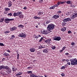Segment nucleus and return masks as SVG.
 I'll return each instance as SVG.
<instances>
[{"label": "nucleus", "instance_id": "nucleus-1", "mask_svg": "<svg viewBox=\"0 0 77 77\" xmlns=\"http://www.w3.org/2000/svg\"><path fill=\"white\" fill-rule=\"evenodd\" d=\"M54 29V25L53 24H49L48 26L47 30H43L42 32L44 35H47L51 32L50 30H53Z\"/></svg>", "mask_w": 77, "mask_h": 77}, {"label": "nucleus", "instance_id": "nucleus-2", "mask_svg": "<svg viewBox=\"0 0 77 77\" xmlns=\"http://www.w3.org/2000/svg\"><path fill=\"white\" fill-rule=\"evenodd\" d=\"M71 65H76L77 64V59L75 58L72 60H71Z\"/></svg>", "mask_w": 77, "mask_h": 77}, {"label": "nucleus", "instance_id": "nucleus-3", "mask_svg": "<svg viewBox=\"0 0 77 77\" xmlns=\"http://www.w3.org/2000/svg\"><path fill=\"white\" fill-rule=\"evenodd\" d=\"M18 36L19 37L22 38L23 39H25L26 38V34L23 33H21L19 34Z\"/></svg>", "mask_w": 77, "mask_h": 77}, {"label": "nucleus", "instance_id": "nucleus-4", "mask_svg": "<svg viewBox=\"0 0 77 77\" xmlns=\"http://www.w3.org/2000/svg\"><path fill=\"white\" fill-rule=\"evenodd\" d=\"M45 13L43 11H38L36 15L38 16V17H39L42 15V16H43V15H44Z\"/></svg>", "mask_w": 77, "mask_h": 77}, {"label": "nucleus", "instance_id": "nucleus-5", "mask_svg": "<svg viewBox=\"0 0 77 77\" xmlns=\"http://www.w3.org/2000/svg\"><path fill=\"white\" fill-rule=\"evenodd\" d=\"M14 20V19H8V18H6L4 20L5 22L7 24L9 23L10 21H13Z\"/></svg>", "mask_w": 77, "mask_h": 77}, {"label": "nucleus", "instance_id": "nucleus-6", "mask_svg": "<svg viewBox=\"0 0 77 77\" xmlns=\"http://www.w3.org/2000/svg\"><path fill=\"white\" fill-rule=\"evenodd\" d=\"M71 21V19L70 18H65L63 20V22L66 23V24H67V22H69V21Z\"/></svg>", "mask_w": 77, "mask_h": 77}, {"label": "nucleus", "instance_id": "nucleus-7", "mask_svg": "<svg viewBox=\"0 0 77 77\" xmlns=\"http://www.w3.org/2000/svg\"><path fill=\"white\" fill-rule=\"evenodd\" d=\"M22 14V12L21 11H18L17 13L14 12L13 14V15L14 17H16V16H19L20 14Z\"/></svg>", "mask_w": 77, "mask_h": 77}, {"label": "nucleus", "instance_id": "nucleus-8", "mask_svg": "<svg viewBox=\"0 0 77 77\" xmlns=\"http://www.w3.org/2000/svg\"><path fill=\"white\" fill-rule=\"evenodd\" d=\"M54 40L55 41H59L61 40V37L60 36H58L56 37V36L54 37Z\"/></svg>", "mask_w": 77, "mask_h": 77}, {"label": "nucleus", "instance_id": "nucleus-9", "mask_svg": "<svg viewBox=\"0 0 77 77\" xmlns=\"http://www.w3.org/2000/svg\"><path fill=\"white\" fill-rule=\"evenodd\" d=\"M17 29V27L15 26L10 28V30L11 32H13V31H14V30H16Z\"/></svg>", "mask_w": 77, "mask_h": 77}, {"label": "nucleus", "instance_id": "nucleus-10", "mask_svg": "<svg viewBox=\"0 0 77 77\" xmlns=\"http://www.w3.org/2000/svg\"><path fill=\"white\" fill-rule=\"evenodd\" d=\"M59 18V15L58 14L54 15L52 17V18H54V19H57Z\"/></svg>", "mask_w": 77, "mask_h": 77}, {"label": "nucleus", "instance_id": "nucleus-11", "mask_svg": "<svg viewBox=\"0 0 77 77\" xmlns=\"http://www.w3.org/2000/svg\"><path fill=\"white\" fill-rule=\"evenodd\" d=\"M48 49L46 48L44 49L43 51V53H47L48 52Z\"/></svg>", "mask_w": 77, "mask_h": 77}, {"label": "nucleus", "instance_id": "nucleus-12", "mask_svg": "<svg viewBox=\"0 0 77 77\" xmlns=\"http://www.w3.org/2000/svg\"><path fill=\"white\" fill-rule=\"evenodd\" d=\"M3 55L5 57H6L7 58H8V56H9V54L6 52H5L3 54Z\"/></svg>", "mask_w": 77, "mask_h": 77}, {"label": "nucleus", "instance_id": "nucleus-13", "mask_svg": "<svg viewBox=\"0 0 77 77\" xmlns=\"http://www.w3.org/2000/svg\"><path fill=\"white\" fill-rule=\"evenodd\" d=\"M8 7H10L12 6V2L11 1L8 2Z\"/></svg>", "mask_w": 77, "mask_h": 77}, {"label": "nucleus", "instance_id": "nucleus-14", "mask_svg": "<svg viewBox=\"0 0 77 77\" xmlns=\"http://www.w3.org/2000/svg\"><path fill=\"white\" fill-rule=\"evenodd\" d=\"M76 14L75 13H74L72 15V18H75L77 17L76 16Z\"/></svg>", "mask_w": 77, "mask_h": 77}, {"label": "nucleus", "instance_id": "nucleus-15", "mask_svg": "<svg viewBox=\"0 0 77 77\" xmlns=\"http://www.w3.org/2000/svg\"><path fill=\"white\" fill-rule=\"evenodd\" d=\"M4 69H6V70H8L9 69V66H4Z\"/></svg>", "mask_w": 77, "mask_h": 77}, {"label": "nucleus", "instance_id": "nucleus-16", "mask_svg": "<svg viewBox=\"0 0 77 77\" xmlns=\"http://www.w3.org/2000/svg\"><path fill=\"white\" fill-rule=\"evenodd\" d=\"M19 17L20 19H22L24 18V15L23 14H20L19 15Z\"/></svg>", "mask_w": 77, "mask_h": 77}, {"label": "nucleus", "instance_id": "nucleus-17", "mask_svg": "<svg viewBox=\"0 0 77 77\" xmlns=\"http://www.w3.org/2000/svg\"><path fill=\"white\" fill-rule=\"evenodd\" d=\"M29 50L31 52H34V51H35V49L32 48L30 49Z\"/></svg>", "mask_w": 77, "mask_h": 77}, {"label": "nucleus", "instance_id": "nucleus-18", "mask_svg": "<svg viewBox=\"0 0 77 77\" xmlns=\"http://www.w3.org/2000/svg\"><path fill=\"white\" fill-rule=\"evenodd\" d=\"M66 29V27H64L61 29V31L62 32H65Z\"/></svg>", "mask_w": 77, "mask_h": 77}, {"label": "nucleus", "instance_id": "nucleus-19", "mask_svg": "<svg viewBox=\"0 0 77 77\" xmlns=\"http://www.w3.org/2000/svg\"><path fill=\"white\" fill-rule=\"evenodd\" d=\"M23 74V73L21 72H20L16 74V76H18V75H21Z\"/></svg>", "mask_w": 77, "mask_h": 77}, {"label": "nucleus", "instance_id": "nucleus-20", "mask_svg": "<svg viewBox=\"0 0 77 77\" xmlns=\"http://www.w3.org/2000/svg\"><path fill=\"white\" fill-rule=\"evenodd\" d=\"M33 18L35 20L36 19H41V17H38L37 16H35Z\"/></svg>", "mask_w": 77, "mask_h": 77}, {"label": "nucleus", "instance_id": "nucleus-21", "mask_svg": "<svg viewBox=\"0 0 77 77\" xmlns=\"http://www.w3.org/2000/svg\"><path fill=\"white\" fill-rule=\"evenodd\" d=\"M12 69L13 71H16L17 70V68H16L15 69V67H12Z\"/></svg>", "mask_w": 77, "mask_h": 77}, {"label": "nucleus", "instance_id": "nucleus-22", "mask_svg": "<svg viewBox=\"0 0 77 77\" xmlns=\"http://www.w3.org/2000/svg\"><path fill=\"white\" fill-rule=\"evenodd\" d=\"M30 77H36V75L33 73H31L30 74Z\"/></svg>", "mask_w": 77, "mask_h": 77}, {"label": "nucleus", "instance_id": "nucleus-23", "mask_svg": "<svg viewBox=\"0 0 77 77\" xmlns=\"http://www.w3.org/2000/svg\"><path fill=\"white\" fill-rule=\"evenodd\" d=\"M11 72V69H8L7 71V73H8V74H10Z\"/></svg>", "mask_w": 77, "mask_h": 77}, {"label": "nucleus", "instance_id": "nucleus-24", "mask_svg": "<svg viewBox=\"0 0 77 77\" xmlns=\"http://www.w3.org/2000/svg\"><path fill=\"white\" fill-rule=\"evenodd\" d=\"M24 27V25H23L21 24L19 25V26H18V27H19V28H23Z\"/></svg>", "mask_w": 77, "mask_h": 77}, {"label": "nucleus", "instance_id": "nucleus-25", "mask_svg": "<svg viewBox=\"0 0 77 77\" xmlns=\"http://www.w3.org/2000/svg\"><path fill=\"white\" fill-rule=\"evenodd\" d=\"M7 15H8V16H10V17H11V16H13L12 14V13H11V12L8 14H7Z\"/></svg>", "mask_w": 77, "mask_h": 77}, {"label": "nucleus", "instance_id": "nucleus-26", "mask_svg": "<svg viewBox=\"0 0 77 77\" xmlns=\"http://www.w3.org/2000/svg\"><path fill=\"white\" fill-rule=\"evenodd\" d=\"M5 11H6H6H10V8H6L5 9Z\"/></svg>", "mask_w": 77, "mask_h": 77}, {"label": "nucleus", "instance_id": "nucleus-27", "mask_svg": "<svg viewBox=\"0 0 77 77\" xmlns=\"http://www.w3.org/2000/svg\"><path fill=\"white\" fill-rule=\"evenodd\" d=\"M4 18H4L2 17L1 19L0 20V23H2V22H3V21H4Z\"/></svg>", "mask_w": 77, "mask_h": 77}, {"label": "nucleus", "instance_id": "nucleus-28", "mask_svg": "<svg viewBox=\"0 0 77 77\" xmlns=\"http://www.w3.org/2000/svg\"><path fill=\"white\" fill-rule=\"evenodd\" d=\"M66 23H64V22H62V26L63 27L64 26H65V25L66 24Z\"/></svg>", "mask_w": 77, "mask_h": 77}, {"label": "nucleus", "instance_id": "nucleus-29", "mask_svg": "<svg viewBox=\"0 0 77 77\" xmlns=\"http://www.w3.org/2000/svg\"><path fill=\"white\" fill-rule=\"evenodd\" d=\"M57 13L58 14H60L62 13V11H57Z\"/></svg>", "mask_w": 77, "mask_h": 77}, {"label": "nucleus", "instance_id": "nucleus-30", "mask_svg": "<svg viewBox=\"0 0 77 77\" xmlns=\"http://www.w3.org/2000/svg\"><path fill=\"white\" fill-rule=\"evenodd\" d=\"M4 66L2 65L0 66V70H2V69H4Z\"/></svg>", "mask_w": 77, "mask_h": 77}, {"label": "nucleus", "instance_id": "nucleus-31", "mask_svg": "<svg viewBox=\"0 0 77 77\" xmlns=\"http://www.w3.org/2000/svg\"><path fill=\"white\" fill-rule=\"evenodd\" d=\"M54 8H55V7L54 6V5L53 6H51V7L50 8V9H54Z\"/></svg>", "mask_w": 77, "mask_h": 77}, {"label": "nucleus", "instance_id": "nucleus-32", "mask_svg": "<svg viewBox=\"0 0 77 77\" xmlns=\"http://www.w3.org/2000/svg\"><path fill=\"white\" fill-rule=\"evenodd\" d=\"M32 67H28L27 68V69H30L31 70V69H32Z\"/></svg>", "mask_w": 77, "mask_h": 77}, {"label": "nucleus", "instance_id": "nucleus-33", "mask_svg": "<svg viewBox=\"0 0 77 77\" xmlns=\"http://www.w3.org/2000/svg\"><path fill=\"white\" fill-rule=\"evenodd\" d=\"M51 48L52 49V50H54L55 48H56V47L53 45H52Z\"/></svg>", "mask_w": 77, "mask_h": 77}, {"label": "nucleus", "instance_id": "nucleus-34", "mask_svg": "<svg viewBox=\"0 0 77 77\" xmlns=\"http://www.w3.org/2000/svg\"><path fill=\"white\" fill-rule=\"evenodd\" d=\"M61 69H65V66H63L61 67Z\"/></svg>", "mask_w": 77, "mask_h": 77}, {"label": "nucleus", "instance_id": "nucleus-35", "mask_svg": "<svg viewBox=\"0 0 77 77\" xmlns=\"http://www.w3.org/2000/svg\"><path fill=\"white\" fill-rule=\"evenodd\" d=\"M43 39H44V38H43L42 37L41 38H40V40H39V42H41L42 41Z\"/></svg>", "mask_w": 77, "mask_h": 77}, {"label": "nucleus", "instance_id": "nucleus-36", "mask_svg": "<svg viewBox=\"0 0 77 77\" xmlns=\"http://www.w3.org/2000/svg\"><path fill=\"white\" fill-rule=\"evenodd\" d=\"M71 2V1H67L66 3L67 4H68L69 5V4H71V2Z\"/></svg>", "mask_w": 77, "mask_h": 77}, {"label": "nucleus", "instance_id": "nucleus-37", "mask_svg": "<svg viewBox=\"0 0 77 77\" xmlns=\"http://www.w3.org/2000/svg\"><path fill=\"white\" fill-rule=\"evenodd\" d=\"M27 73L28 74H31L32 73V71H28L27 72Z\"/></svg>", "mask_w": 77, "mask_h": 77}, {"label": "nucleus", "instance_id": "nucleus-38", "mask_svg": "<svg viewBox=\"0 0 77 77\" xmlns=\"http://www.w3.org/2000/svg\"><path fill=\"white\" fill-rule=\"evenodd\" d=\"M0 46H5V45L2 43H0Z\"/></svg>", "mask_w": 77, "mask_h": 77}, {"label": "nucleus", "instance_id": "nucleus-39", "mask_svg": "<svg viewBox=\"0 0 77 77\" xmlns=\"http://www.w3.org/2000/svg\"><path fill=\"white\" fill-rule=\"evenodd\" d=\"M50 23V20H47L46 22V24H48L49 23Z\"/></svg>", "mask_w": 77, "mask_h": 77}, {"label": "nucleus", "instance_id": "nucleus-40", "mask_svg": "<svg viewBox=\"0 0 77 77\" xmlns=\"http://www.w3.org/2000/svg\"><path fill=\"white\" fill-rule=\"evenodd\" d=\"M65 74H64V73H62L61 74V75H62V77H64L65 76Z\"/></svg>", "mask_w": 77, "mask_h": 77}, {"label": "nucleus", "instance_id": "nucleus-41", "mask_svg": "<svg viewBox=\"0 0 77 77\" xmlns=\"http://www.w3.org/2000/svg\"><path fill=\"white\" fill-rule=\"evenodd\" d=\"M5 33H10V31H5L4 32Z\"/></svg>", "mask_w": 77, "mask_h": 77}, {"label": "nucleus", "instance_id": "nucleus-42", "mask_svg": "<svg viewBox=\"0 0 77 77\" xmlns=\"http://www.w3.org/2000/svg\"><path fill=\"white\" fill-rule=\"evenodd\" d=\"M19 55H20V54H19L17 53V59H19Z\"/></svg>", "mask_w": 77, "mask_h": 77}, {"label": "nucleus", "instance_id": "nucleus-43", "mask_svg": "<svg viewBox=\"0 0 77 77\" xmlns=\"http://www.w3.org/2000/svg\"><path fill=\"white\" fill-rule=\"evenodd\" d=\"M41 48H42V46H39L38 47V49H41Z\"/></svg>", "mask_w": 77, "mask_h": 77}, {"label": "nucleus", "instance_id": "nucleus-44", "mask_svg": "<svg viewBox=\"0 0 77 77\" xmlns=\"http://www.w3.org/2000/svg\"><path fill=\"white\" fill-rule=\"evenodd\" d=\"M70 15V13L69 12H68L66 13V15Z\"/></svg>", "mask_w": 77, "mask_h": 77}, {"label": "nucleus", "instance_id": "nucleus-45", "mask_svg": "<svg viewBox=\"0 0 77 77\" xmlns=\"http://www.w3.org/2000/svg\"><path fill=\"white\" fill-rule=\"evenodd\" d=\"M34 36H35V38L36 39H38V38H39L38 36L36 35H34Z\"/></svg>", "mask_w": 77, "mask_h": 77}, {"label": "nucleus", "instance_id": "nucleus-46", "mask_svg": "<svg viewBox=\"0 0 77 77\" xmlns=\"http://www.w3.org/2000/svg\"><path fill=\"white\" fill-rule=\"evenodd\" d=\"M71 45H75V43L74 42H72L71 44Z\"/></svg>", "mask_w": 77, "mask_h": 77}, {"label": "nucleus", "instance_id": "nucleus-47", "mask_svg": "<svg viewBox=\"0 0 77 77\" xmlns=\"http://www.w3.org/2000/svg\"><path fill=\"white\" fill-rule=\"evenodd\" d=\"M51 41V39H48V42L49 43V42H50V41Z\"/></svg>", "mask_w": 77, "mask_h": 77}, {"label": "nucleus", "instance_id": "nucleus-48", "mask_svg": "<svg viewBox=\"0 0 77 77\" xmlns=\"http://www.w3.org/2000/svg\"><path fill=\"white\" fill-rule=\"evenodd\" d=\"M42 2H43V0H40L39 1V2L40 3H42Z\"/></svg>", "mask_w": 77, "mask_h": 77}, {"label": "nucleus", "instance_id": "nucleus-49", "mask_svg": "<svg viewBox=\"0 0 77 77\" xmlns=\"http://www.w3.org/2000/svg\"><path fill=\"white\" fill-rule=\"evenodd\" d=\"M68 33H69V34H70V33H72V32H71V31H69L68 32Z\"/></svg>", "mask_w": 77, "mask_h": 77}, {"label": "nucleus", "instance_id": "nucleus-50", "mask_svg": "<svg viewBox=\"0 0 77 77\" xmlns=\"http://www.w3.org/2000/svg\"><path fill=\"white\" fill-rule=\"evenodd\" d=\"M65 48H66V47H65V46H64L63 47V48L62 49V50L63 51V50H65Z\"/></svg>", "mask_w": 77, "mask_h": 77}, {"label": "nucleus", "instance_id": "nucleus-51", "mask_svg": "<svg viewBox=\"0 0 77 77\" xmlns=\"http://www.w3.org/2000/svg\"><path fill=\"white\" fill-rule=\"evenodd\" d=\"M23 9H24V10H26L27 8V7L26 6H25L23 8Z\"/></svg>", "mask_w": 77, "mask_h": 77}, {"label": "nucleus", "instance_id": "nucleus-52", "mask_svg": "<svg viewBox=\"0 0 77 77\" xmlns=\"http://www.w3.org/2000/svg\"><path fill=\"white\" fill-rule=\"evenodd\" d=\"M11 38H15V37L14 35H11Z\"/></svg>", "mask_w": 77, "mask_h": 77}, {"label": "nucleus", "instance_id": "nucleus-53", "mask_svg": "<svg viewBox=\"0 0 77 77\" xmlns=\"http://www.w3.org/2000/svg\"><path fill=\"white\" fill-rule=\"evenodd\" d=\"M65 3V2H60V3L62 4H63V3Z\"/></svg>", "mask_w": 77, "mask_h": 77}, {"label": "nucleus", "instance_id": "nucleus-54", "mask_svg": "<svg viewBox=\"0 0 77 77\" xmlns=\"http://www.w3.org/2000/svg\"><path fill=\"white\" fill-rule=\"evenodd\" d=\"M67 66H68L67 64H66V65H64V67H65V68H66L67 67Z\"/></svg>", "mask_w": 77, "mask_h": 77}, {"label": "nucleus", "instance_id": "nucleus-55", "mask_svg": "<svg viewBox=\"0 0 77 77\" xmlns=\"http://www.w3.org/2000/svg\"><path fill=\"white\" fill-rule=\"evenodd\" d=\"M54 7H57L58 6V5H57L55 4V5H54Z\"/></svg>", "mask_w": 77, "mask_h": 77}, {"label": "nucleus", "instance_id": "nucleus-56", "mask_svg": "<svg viewBox=\"0 0 77 77\" xmlns=\"http://www.w3.org/2000/svg\"><path fill=\"white\" fill-rule=\"evenodd\" d=\"M67 64H68V65H71V63L70 62L67 63Z\"/></svg>", "mask_w": 77, "mask_h": 77}, {"label": "nucleus", "instance_id": "nucleus-57", "mask_svg": "<svg viewBox=\"0 0 77 77\" xmlns=\"http://www.w3.org/2000/svg\"><path fill=\"white\" fill-rule=\"evenodd\" d=\"M65 54L67 56H68V55H69V53H66Z\"/></svg>", "mask_w": 77, "mask_h": 77}, {"label": "nucleus", "instance_id": "nucleus-58", "mask_svg": "<svg viewBox=\"0 0 77 77\" xmlns=\"http://www.w3.org/2000/svg\"><path fill=\"white\" fill-rule=\"evenodd\" d=\"M60 2H57V4L58 6H59V5H60Z\"/></svg>", "mask_w": 77, "mask_h": 77}, {"label": "nucleus", "instance_id": "nucleus-59", "mask_svg": "<svg viewBox=\"0 0 77 77\" xmlns=\"http://www.w3.org/2000/svg\"><path fill=\"white\" fill-rule=\"evenodd\" d=\"M7 51L8 53H11V51L9 50H7Z\"/></svg>", "mask_w": 77, "mask_h": 77}, {"label": "nucleus", "instance_id": "nucleus-60", "mask_svg": "<svg viewBox=\"0 0 77 77\" xmlns=\"http://www.w3.org/2000/svg\"><path fill=\"white\" fill-rule=\"evenodd\" d=\"M65 59H63L62 60V62H65Z\"/></svg>", "mask_w": 77, "mask_h": 77}, {"label": "nucleus", "instance_id": "nucleus-61", "mask_svg": "<svg viewBox=\"0 0 77 77\" xmlns=\"http://www.w3.org/2000/svg\"><path fill=\"white\" fill-rule=\"evenodd\" d=\"M65 60L66 61V62H68V61H69V60H68V59H66V60Z\"/></svg>", "mask_w": 77, "mask_h": 77}, {"label": "nucleus", "instance_id": "nucleus-62", "mask_svg": "<svg viewBox=\"0 0 77 77\" xmlns=\"http://www.w3.org/2000/svg\"><path fill=\"white\" fill-rule=\"evenodd\" d=\"M72 7H75V5H72Z\"/></svg>", "mask_w": 77, "mask_h": 77}, {"label": "nucleus", "instance_id": "nucleus-63", "mask_svg": "<svg viewBox=\"0 0 77 77\" xmlns=\"http://www.w3.org/2000/svg\"><path fill=\"white\" fill-rule=\"evenodd\" d=\"M45 42H46V43H47V42H48V40H45Z\"/></svg>", "mask_w": 77, "mask_h": 77}, {"label": "nucleus", "instance_id": "nucleus-64", "mask_svg": "<svg viewBox=\"0 0 77 77\" xmlns=\"http://www.w3.org/2000/svg\"><path fill=\"white\" fill-rule=\"evenodd\" d=\"M63 51L62 49L60 51V53H62V51Z\"/></svg>", "mask_w": 77, "mask_h": 77}]
</instances>
